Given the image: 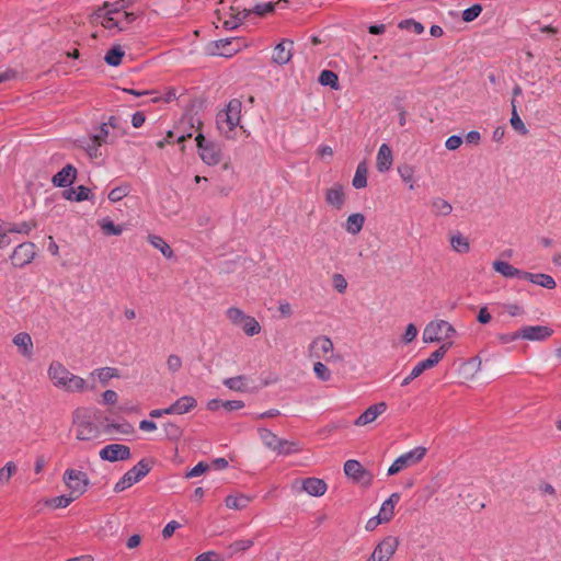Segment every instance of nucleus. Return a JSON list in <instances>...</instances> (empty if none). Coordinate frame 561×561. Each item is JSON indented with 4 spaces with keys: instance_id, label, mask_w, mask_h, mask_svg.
I'll list each match as a JSON object with an SVG mask.
<instances>
[{
    "instance_id": "9b49d317",
    "label": "nucleus",
    "mask_w": 561,
    "mask_h": 561,
    "mask_svg": "<svg viewBox=\"0 0 561 561\" xmlns=\"http://www.w3.org/2000/svg\"><path fill=\"white\" fill-rule=\"evenodd\" d=\"M62 480L70 490V494L76 499L81 496L89 485V478L87 473L76 469H67L64 473Z\"/></svg>"
},
{
    "instance_id": "4d7b16f0",
    "label": "nucleus",
    "mask_w": 561,
    "mask_h": 561,
    "mask_svg": "<svg viewBox=\"0 0 561 561\" xmlns=\"http://www.w3.org/2000/svg\"><path fill=\"white\" fill-rule=\"evenodd\" d=\"M481 12L482 7L480 4H473L462 12V20L465 22H472L480 15Z\"/></svg>"
},
{
    "instance_id": "0e129e2a",
    "label": "nucleus",
    "mask_w": 561,
    "mask_h": 561,
    "mask_svg": "<svg viewBox=\"0 0 561 561\" xmlns=\"http://www.w3.org/2000/svg\"><path fill=\"white\" fill-rule=\"evenodd\" d=\"M100 147L101 145H99L98 142L95 141H90L89 144H87L85 146V151L88 153V156L92 159H96L99 157L102 156L101 151H100Z\"/></svg>"
},
{
    "instance_id": "6ab92c4d",
    "label": "nucleus",
    "mask_w": 561,
    "mask_h": 561,
    "mask_svg": "<svg viewBox=\"0 0 561 561\" xmlns=\"http://www.w3.org/2000/svg\"><path fill=\"white\" fill-rule=\"evenodd\" d=\"M293 41L284 39L278 43L273 51L272 60L277 65H286L293 57Z\"/></svg>"
},
{
    "instance_id": "774afa93",
    "label": "nucleus",
    "mask_w": 561,
    "mask_h": 561,
    "mask_svg": "<svg viewBox=\"0 0 561 561\" xmlns=\"http://www.w3.org/2000/svg\"><path fill=\"white\" fill-rule=\"evenodd\" d=\"M417 335V329L414 324L410 323L407 329H405V332L403 334V341L405 343H411Z\"/></svg>"
},
{
    "instance_id": "f704fd0d",
    "label": "nucleus",
    "mask_w": 561,
    "mask_h": 561,
    "mask_svg": "<svg viewBox=\"0 0 561 561\" xmlns=\"http://www.w3.org/2000/svg\"><path fill=\"white\" fill-rule=\"evenodd\" d=\"M225 503L228 508L240 511L248 506L250 497L243 494L228 495Z\"/></svg>"
},
{
    "instance_id": "412c9836",
    "label": "nucleus",
    "mask_w": 561,
    "mask_h": 561,
    "mask_svg": "<svg viewBox=\"0 0 561 561\" xmlns=\"http://www.w3.org/2000/svg\"><path fill=\"white\" fill-rule=\"evenodd\" d=\"M493 270L505 278L524 279L526 271L519 270L508 262L496 260L492 263Z\"/></svg>"
},
{
    "instance_id": "a211bd4d",
    "label": "nucleus",
    "mask_w": 561,
    "mask_h": 561,
    "mask_svg": "<svg viewBox=\"0 0 561 561\" xmlns=\"http://www.w3.org/2000/svg\"><path fill=\"white\" fill-rule=\"evenodd\" d=\"M386 402H378L367 408L355 421L356 426H365L373 423L379 415L387 411Z\"/></svg>"
},
{
    "instance_id": "393cba45",
    "label": "nucleus",
    "mask_w": 561,
    "mask_h": 561,
    "mask_svg": "<svg viewBox=\"0 0 561 561\" xmlns=\"http://www.w3.org/2000/svg\"><path fill=\"white\" fill-rule=\"evenodd\" d=\"M301 488L305 492L312 496H321L327 490L328 485L322 479L307 478L301 481Z\"/></svg>"
},
{
    "instance_id": "4c0bfd02",
    "label": "nucleus",
    "mask_w": 561,
    "mask_h": 561,
    "mask_svg": "<svg viewBox=\"0 0 561 561\" xmlns=\"http://www.w3.org/2000/svg\"><path fill=\"white\" fill-rule=\"evenodd\" d=\"M65 197L69 201L82 202L89 199L90 190L83 185L77 188H70L64 192Z\"/></svg>"
},
{
    "instance_id": "aec40b11",
    "label": "nucleus",
    "mask_w": 561,
    "mask_h": 561,
    "mask_svg": "<svg viewBox=\"0 0 561 561\" xmlns=\"http://www.w3.org/2000/svg\"><path fill=\"white\" fill-rule=\"evenodd\" d=\"M552 330L545 325H526L520 329L522 339L529 341H543L552 334Z\"/></svg>"
},
{
    "instance_id": "4be33fe9",
    "label": "nucleus",
    "mask_w": 561,
    "mask_h": 561,
    "mask_svg": "<svg viewBox=\"0 0 561 561\" xmlns=\"http://www.w3.org/2000/svg\"><path fill=\"white\" fill-rule=\"evenodd\" d=\"M197 407V400L192 396H183L169 407L171 415H182Z\"/></svg>"
},
{
    "instance_id": "5701e85b",
    "label": "nucleus",
    "mask_w": 561,
    "mask_h": 561,
    "mask_svg": "<svg viewBox=\"0 0 561 561\" xmlns=\"http://www.w3.org/2000/svg\"><path fill=\"white\" fill-rule=\"evenodd\" d=\"M345 193L341 184H334L325 191V202L336 208L341 209L345 204Z\"/></svg>"
},
{
    "instance_id": "c03bdc74",
    "label": "nucleus",
    "mask_w": 561,
    "mask_h": 561,
    "mask_svg": "<svg viewBox=\"0 0 561 561\" xmlns=\"http://www.w3.org/2000/svg\"><path fill=\"white\" fill-rule=\"evenodd\" d=\"M99 226L106 236H119L123 232L121 226L115 225L111 219L103 218L99 221Z\"/></svg>"
},
{
    "instance_id": "a878e982",
    "label": "nucleus",
    "mask_w": 561,
    "mask_h": 561,
    "mask_svg": "<svg viewBox=\"0 0 561 561\" xmlns=\"http://www.w3.org/2000/svg\"><path fill=\"white\" fill-rule=\"evenodd\" d=\"M393 162L392 150L387 144H382L379 147L376 167L379 172H387L390 170Z\"/></svg>"
},
{
    "instance_id": "e433bc0d",
    "label": "nucleus",
    "mask_w": 561,
    "mask_h": 561,
    "mask_svg": "<svg viewBox=\"0 0 561 561\" xmlns=\"http://www.w3.org/2000/svg\"><path fill=\"white\" fill-rule=\"evenodd\" d=\"M278 455H291L299 451L297 443L279 438L274 450Z\"/></svg>"
},
{
    "instance_id": "2eb2a0df",
    "label": "nucleus",
    "mask_w": 561,
    "mask_h": 561,
    "mask_svg": "<svg viewBox=\"0 0 561 561\" xmlns=\"http://www.w3.org/2000/svg\"><path fill=\"white\" fill-rule=\"evenodd\" d=\"M99 456L110 462L128 460L131 457L130 448L123 444H110L104 446Z\"/></svg>"
},
{
    "instance_id": "20e7f679",
    "label": "nucleus",
    "mask_w": 561,
    "mask_h": 561,
    "mask_svg": "<svg viewBox=\"0 0 561 561\" xmlns=\"http://www.w3.org/2000/svg\"><path fill=\"white\" fill-rule=\"evenodd\" d=\"M135 20L133 13L122 12L118 9L110 10L107 4L104 8L99 9L93 15V22L100 23L104 28L107 30H123V23L128 24Z\"/></svg>"
},
{
    "instance_id": "72a5a7b5",
    "label": "nucleus",
    "mask_w": 561,
    "mask_h": 561,
    "mask_svg": "<svg viewBox=\"0 0 561 561\" xmlns=\"http://www.w3.org/2000/svg\"><path fill=\"white\" fill-rule=\"evenodd\" d=\"M431 208L435 216H448L453 211L451 204L442 197L433 198Z\"/></svg>"
},
{
    "instance_id": "37998d69",
    "label": "nucleus",
    "mask_w": 561,
    "mask_h": 561,
    "mask_svg": "<svg viewBox=\"0 0 561 561\" xmlns=\"http://www.w3.org/2000/svg\"><path fill=\"white\" fill-rule=\"evenodd\" d=\"M240 325L242 327L244 333L249 336L256 335L261 332L260 323L255 320V318L251 316H247Z\"/></svg>"
},
{
    "instance_id": "9d476101",
    "label": "nucleus",
    "mask_w": 561,
    "mask_h": 561,
    "mask_svg": "<svg viewBox=\"0 0 561 561\" xmlns=\"http://www.w3.org/2000/svg\"><path fill=\"white\" fill-rule=\"evenodd\" d=\"M426 448L415 447L399 456L388 469V474L393 476L402 470L419 463L425 456Z\"/></svg>"
},
{
    "instance_id": "5fc2aeb1",
    "label": "nucleus",
    "mask_w": 561,
    "mask_h": 561,
    "mask_svg": "<svg viewBox=\"0 0 561 561\" xmlns=\"http://www.w3.org/2000/svg\"><path fill=\"white\" fill-rule=\"evenodd\" d=\"M313 373L317 378L322 381H328L331 378V371L329 368L321 362H317L313 365Z\"/></svg>"
},
{
    "instance_id": "ea45409f",
    "label": "nucleus",
    "mask_w": 561,
    "mask_h": 561,
    "mask_svg": "<svg viewBox=\"0 0 561 561\" xmlns=\"http://www.w3.org/2000/svg\"><path fill=\"white\" fill-rule=\"evenodd\" d=\"M125 51L119 45L113 46L105 55L104 60L107 65L116 67L121 65L122 58L124 57Z\"/></svg>"
},
{
    "instance_id": "423d86ee",
    "label": "nucleus",
    "mask_w": 561,
    "mask_h": 561,
    "mask_svg": "<svg viewBox=\"0 0 561 561\" xmlns=\"http://www.w3.org/2000/svg\"><path fill=\"white\" fill-rule=\"evenodd\" d=\"M456 335L455 328L445 320H434L426 324L423 331V342L434 343L451 339Z\"/></svg>"
},
{
    "instance_id": "2f4dec72",
    "label": "nucleus",
    "mask_w": 561,
    "mask_h": 561,
    "mask_svg": "<svg viewBox=\"0 0 561 561\" xmlns=\"http://www.w3.org/2000/svg\"><path fill=\"white\" fill-rule=\"evenodd\" d=\"M148 242L153 247L156 248L157 250H159L162 255L167 259H171L174 253H173V250L171 249V247L164 241V239L160 236H157V234H150L148 236Z\"/></svg>"
},
{
    "instance_id": "864d4df0",
    "label": "nucleus",
    "mask_w": 561,
    "mask_h": 561,
    "mask_svg": "<svg viewBox=\"0 0 561 561\" xmlns=\"http://www.w3.org/2000/svg\"><path fill=\"white\" fill-rule=\"evenodd\" d=\"M16 470L18 468L14 462H7L5 466L0 469V483H8Z\"/></svg>"
},
{
    "instance_id": "e2e57ef3",
    "label": "nucleus",
    "mask_w": 561,
    "mask_h": 561,
    "mask_svg": "<svg viewBox=\"0 0 561 561\" xmlns=\"http://www.w3.org/2000/svg\"><path fill=\"white\" fill-rule=\"evenodd\" d=\"M209 469V465L204 462V461H201L198 462L196 466H194L187 473H186V478H195V477H198L201 474H203L204 472H206L207 470Z\"/></svg>"
},
{
    "instance_id": "de8ad7c7",
    "label": "nucleus",
    "mask_w": 561,
    "mask_h": 561,
    "mask_svg": "<svg viewBox=\"0 0 561 561\" xmlns=\"http://www.w3.org/2000/svg\"><path fill=\"white\" fill-rule=\"evenodd\" d=\"M398 173L401 180L409 185L410 190H414V169L411 165L404 164L398 168Z\"/></svg>"
},
{
    "instance_id": "0eeeda50",
    "label": "nucleus",
    "mask_w": 561,
    "mask_h": 561,
    "mask_svg": "<svg viewBox=\"0 0 561 561\" xmlns=\"http://www.w3.org/2000/svg\"><path fill=\"white\" fill-rule=\"evenodd\" d=\"M453 342H447L440 345L435 352H433L430 357L419 362L411 373L402 380L401 386H408L413 379L421 376L425 370L433 368L436 366L443 357L446 355L447 351L451 346Z\"/></svg>"
},
{
    "instance_id": "13d9d810",
    "label": "nucleus",
    "mask_w": 561,
    "mask_h": 561,
    "mask_svg": "<svg viewBox=\"0 0 561 561\" xmlns=\"http://www.w3.org/2000/svg\"><path fill=\"white\" fill-rule=\"evenodd\" d=\"M276 3L273 2H266V3H260L256 4L252 10H249L248 13H255L260 16L266 15L267 13H271L274 11Z\"/></svg>"
},
{
    "instance_id": "f3484780",
    "label": "nucleus",
    "mask_w": 561,
    "mask_h": 561,
    "mask_svg": "<svg viewBox=\"0 0 561 561\" xmlns=\"http://www.w3.org/2000/svg\"><path fill=\"white\" fill-rule=\"evenodd\" d=\"M13 345L16 347L18 353L26 359H32L34 356V343L32 336L27 332H19L12 339Z\"/></svg>"
},
{
    "instance_id": "49530a36",
    "label": "nucleus",
    "mask_w": 561,
    "mask_h": 561,
    "mask_svg": "<svg viewBox=\"0 0 561 561\" xmlns=\"http://www.w3.org/2000/svg\"><path fill=\"white\" fill-rule=\"evenodd\" d=\"M33 228H35V224L31 221H22L18 224L7 222V231L12 233L27 234Z\"/></svg>"
},
{
    "instance_id": "39448f33",
    "label": "nucleus",
    "mask_w": 561,
    "mask_h": 561,
    "mask_svg": "<svg viewBox=\"0 0 561 561\" xmlns=\"http://www.w3.org/2000/svg\"><path fill=\"white\" fill-rule=\"evenodd\" d=\"M125 134L124 128L121 125V119L111 116L107 122L102 123L90 136V141H95L103 146L106 144H113Z\"/></svg>"
},
{
    "instance_id": "7c9ffc66",
    "label": "nucleus",
    "mask_w": 561,
    "mask_h": 561,
    "mask_svg": "<svg viewBox=\"0 0 561 561\" xmlns=\"http://www.w3.org/2000/svg\"><path fill=\"white\" fill-rule=\"evenodd\" d=\"M451 249L460 254L468 253L470 251V243L467 237L460 232H456L450 236Z\"/></svg>"
},
{
    "instance_id": "6e6d98bb",
    "label": "nucleus",
    "mask_w": 561,
    "mask_h": 561,
    "mask_svg": "<svg viewBox=\"0 0 561 561\" xmlns=\"http://www.w3.org/2000/svg\"><path fill=\"white\" fill-rule=\"evenodd\" d=\"M399 27L401 30H411L415 34H422L424 32V26L414 20H403L399 23Z\"/></svg>"
},
{
    "instance_id": "f257e3e1",
    "label": "nucleus",
    "mask_w": 561,
    "mask_h": 561,
    "mask_svg": "<svg viewBox=\"0 0 561 561\" xmlns=\"http://www.w3.org/2000/svg\"><path fill=\"white\" fill-rule=\"evenodd\" d=\"M47 377L51 385L68 393H83L93 390V386H89L88 381L71 373L61 362L53 360L47 368Z\"/></svg>"
},
{
    "instance_id": "c85d7f7f",
    "label": "nucleus",
    "mask_w": 561,
    "mask_h": 561,
    "mask_svg": "<svg viewBox=\"0 0 561 561\" xmlns=\"http://www.w3.org/2000/svg\"><path fill=\"white\" fill-rule=\"evenodd\" d=\"M481 365L478 356L471 357L460 366V374L467 379H472L480 371Z\"/></svg>"
},
{
    "instance_id": "b1692460",
    "label": "nucleus",
    "mask_w": 561,
    "mask_h": 561,
    "mask_svg": "<svg viewBox=\"0 0 561 561\" xmlns=\"http://www.w3.org/2000/svg\"><path fill=\"white\" fill-rule=\"evenodd\" d=\"M77 169L71 165H65L59 172L53 176V183L58 187H66L76 180Z\"/></svg>"
},
{
    "instance_id": "bf43d9fd",
    "label": "nucleus",
    "mask_w": 561,
    "mask_h": 561,
    "mask_svg": "<svg viewBox=\"0 0 561 561\" xmlns=\"http://www.w3.org/2000/svg\"><path fill=\"white\" fill-rule=\"evenodd\" d=\"M332 285L339 293H344L347 288V280L342 274L335 273L332 276Z\"/></svg>"
},
{
    "instance_id": "f8f14e48",
    "label": "nucleus",
    "mask_w": 561,
    "mask_h": 561,
    "mask_svg": "<svg viewBox=\"0 0 561 561\" xmlns=\"http://www.w3.org/2000/svg\"><path fill=\"white\" fill-rule=\"evenodd\" d=\"M196 142L199 157L206 164L216 165L221 161V149L217 144L206 140L202 134L197 135Z\"/></svg>"
},
{
    "instance_id": "680f3d73",
    "label": "nucleus",
    "mask_w": 561,
    "mask_h": 561,
    "mask_svg": "<svg viewBox=\"0 0 561 561\" xmlns=\"http://www.w3.org/2000/svg\"><path fill=\"white\" fill-rule=\"evenodd\" d=\"M164 431L167 436L171 439H178L182 435L181 428L176 424L171 422L164 425Z\"/></svg>"
},
{
    "instance_id": "052dcab7",
    "label": "nucleus",
    "mask_w": 561,
    "mask_h": 561,
    "mask_svg": "<svg viewBox=\"0 0 561 561\" xmlns=\"http://www.w3.org/2000/svg\"><path fill=\"white\" fill-rule=\"evenodd\" d=\"M167 366H168V369L173 374L179 371L182 367L181 357L178 355H174V354L169 355V357L167 359Z\"/></svg>"
},
{
    "instance_id": "c756f323",
    "label": "nucleus",
    "mask_w": 561,
    "mask_h": 561,
    "mask_svg": "<svg viewBox=\"0 0 561 561\" xmlns=\"http://www.w3.org/2000/svg\"><path fill=\"white\" fill-rule=\"evenodd\" d=\"M364 224H365V217L363 214H360V213L352 214L346 219L345 230L348 233L356 236L363 229Z\"/></svg>"
},
{
    "instance_id": "7ed1b4c3",
    "label": "nucleus",
    "mask_w": 561,
    "mask_h": 561,
    "mask_svg": "<svg viewBox=\"0 0 561 561\" xmlns=\"http://www.w3.org/2000/svg\"><path fill=\"white\" fill-rule=\"evenodd\" d=\"M72 424L76 438L79 440H93L100 437V427L95 424L87 409H77L73 411Z\"/></svg>"
},
{
    "instance_id": "a18cd8bd",
    "label": "nucleus",
    "mask_w": 561,
    "mask_h": 561,
    "mask_svg": "<svg viewBox=\"0 0 561 561\" xmlns=\"http://www.w3.org/2000/svg\"><path fill=\"white\" fill-rule=\"evenodd\" d=\"M247 378L244 376H237L226 378L224 385L231 390L243 392L247 390Z\"/></svg>"
},
{
    "instance_id": "dca6fc26",
    "label": "nucleus",
    "mask_w": 561,
    "mask_h": 561,
    "mask_svg": "<svg viewBox=\"0 0 561 561\" xmlns=\"http://www.w3.org/2000/svg\"><path fill=\"white\" fill-rule=\"evenodd\" d=\"M35 254V244L32 242H23L14 249L11 255L12 264L15 267H24L34 260Z\"/></svg>"
},
{
    "instance_id": "338daca9",
    "label": "nucleus",
    "mask_w": 561,
    "mask_h": 561,
    "mask_svg": "<svg viewBox=\"0 0 561 561\" xmlns=\"http://www.w3.org/2000/svg\"><path fill=\"white\" fill-rule=\"evenodd\" d=\"M462 144V138L457 135H453L447 138L445 146L448 150H456L458 149Z\"/></svg>"
},
{
    "instance_id": "1a4fd4ad",
    "label": "nucleus",
    "mask_w": 561,
    "mask_h": 561,
    "mask_svg": "<svg viewBox=\"0 0 561 561\" xmlns=\"http://www.w3.org/2000/svg\"><path fill=\"white\" fill-rule=\"evenodd\" d=\"M398 547V538L387 536L375 546L373 552L365 561H392Z\"/></svg>"
},
{
    "instance_id": "ddd939ff",
    "label": "nucleus",
    "mask_w": 561,
    "mask_h": 561,
    "mask_svg": "<svg viewBox=\"0 0 561 561\" xmlns=\"http://www.w3.org/2000/svg\"><path fill=\"white\" fill-rule=\"evenodd\" d=\"M344 473L347 478L352 479L353 482L364 486H369L373 483V474L355 459H350L344 463Z\"/></svg>"
},
{
    "instance_id": "8fccbe9b",
    "label": "nucleus",
    "mask_w": 561,
    "mask_h": 561,
    "mask_svg": "<svg viewBox=\"0 0 561 561\" xmlns=\"http://www.w3.org/2000/svg\"><path fill=\"white\" fill-rule=\"evenodd\" d=\"M130 192V185L129 184H123V185H119L117 187H114L113 190L110 191L108 193V199L111 202H119L121 199H123L125 196H127Z\"/></svg>"
},
{
    "instance_id": "58836bf2",
    "label": "nucleus",
    "mask_w": 561,
    "mask_h": 561,
    "mask_svg": "<svg viewBox=\"0 0 561 561\" xmlns=\"http://www.w3.org/2000/svg\"><path fill=\"white\" fill-rule=\"evenodd\" d=\"M511 105H512V117H511L510 123H511L512 127L518 134L527 135L528 134V129L526 128L524 122L522 121V118L519 117V115L517 113V106H516L515 100H512Z\"/></svg>"
},
{
    "instance_id": "cd10ccee",
    "label": "nucleus",
    "mask_w": 561,
    "mask_h": 561,
    "mask_svg": "<svg viewBox=\"0 0 561 561\" xmlns=\"http://www.w3.org/2000/svg\"><path fill=\"white\" fill-rule=\"evenodd\" d=\"M524 279L547 289H554L557 287L554 278L545 273L526 272Z\"/></svg>"
},
{
    "instance_id": "a19ab883",
    "label": "nucleus",
    "mask_w": 561,
    "mask_h": 561,
    "mask_svg": "<svg viewBox=\"0 0 561 561\" xmlns=\"http://www.w3.org/2000/svg\"><path fill=\"white\" fill-rule=\"evenodd\" d=\"M259 436L264 446L271 450H274L279 437L267 428L260 427L257 430Z\"/></svg>"
},
{
    "instance_id": "bb28decb",
    "label": "nucleus",
    "mask_w": 561,
    "mask_h": 561,
    "mask_svg": "<svg viewBox=\"0 0 561 561\" xmlns=\"http://www.w3.org/2000/svg\"><path fill=\"white\" fill-rule=\"evenodd\" d=\"M401 496L399 493H392L382 504L379 510L378 516L385 523L392 519L394 515V507L399 503Z\"/></svg>"
},
{
    "instance_id": "473e14b6",
    "label": "nucleus",
    "mask_w": 561,
    "mask_h": 561,
    "mask_svg": "<svg viewBox=\"0 0 561 561\" xmlns=\"http://www.w3.org/2000/svg\"><path fill=\"white\" fill-rule=\"evenodd\" d=\"M92 378H98L105 386L111 379L118 377V371L114 367H102L90 373Z\"/></svg>"
},
{
    "instance_id": "69168bd1",
    "label": "nucleus",
    "mask_w": 561,
    "mask_h": 561,
    "mask_svg": "<svg viewBox=\"0 0 561 561\" xmlns=\"http://www.w3.org/2000/svg\"><path fill=\"white\" fill-rule=\"evenodd\" d=\"M196 561H224V559L215 551H207L198 554Z\"/></svg>"
},
{
    "instance_id": "09e8293b",
    "label": "nucleus",
    "mask_w": 561,
    "mask_h": 561,
    "mask_svg": "<svg viewBox=\"0 0 561 561\" xmlns=\"http://www.w3.org/2000/svg\"><path fill=\"white\" fill-rule=\"evenodd\" d=\"M254 545L253 539H240L236 540L229 545L228 550L230 551V557L238 552L247 551Z\"/></svg>"
},
{
    "instance_id": "4468645a",
    "label": "nucleus",
    "mask_w": 561,
    "mask_h": 561,
    "mask_svg": "<svg viewBox=\"0 0 561 561\" xmlns=\"http://www.w3.org/2000/svg\"><path fill=\"white\" fill-rule=\"evenodd\" d=\"M333 348V342L329 336L319 335L311 341L309 345V353L312 357L329 360L334 357Z\"/></svg>"
},
{
    "instance_id": "f03ea898",
    "label": "nucleus",
    "mask_w": 561,
    "mask_h": 561,
    "mask_svg": "<svg viewBox=\"0 0 561 561\" xmlns=\"http://www.w3.org/2000/svg\"><path fill=\"white\" fill-rule=\"evenodd\" d=\"M241 118V102L237 99L231 100L224 111H220L216 117V124L219 131L228 139L236 137L234 129Z\"/></svg>"
},
{
    "instance_id": "3c124183",
    "label": "nucleus",
    "mask_w": 561,
    "mask_h": 561,
    "mask_svg": "<svg viewBox=\"0 0 561 561\" xmlns=\"http://www.w3.org/2000/svg\"><path fill=\"white\" fill-rule=\"evenodd\" d=\"M226 316L232 324L240 325L248 314H245L240 308L230 307L226 311Z\"/></svg>"
},
{
    "instance_id": "603ef678",
    "label": "nucleus",
    "mask_w": 561,
    "mask_h": 561,
    "mask_svg": "<svg viewBox=\"0 0 561 561\" xmlns=\"http://www.w3.org/2000/svg\"><path fill=\"white\" fill-rule=\"evenodd\" d=\"M76 497L73 495L67 496V495H60L53 497L46 502L47 505L51 506L53 508H65L67 507Z\"/></svg>"
},
{
    "instance_id": "c9c22d12",
    "label": "nucleus",
    "mask_w": 561,
    "mask_h": 561,
    "mask_svg": "<svg viewBox=\"0 0 561 561\" xmlns=\"http://www.w3.org/2000/svg\"><path fill=\"white\" fill-rule=\"evenodd\" d=\"M368 169L365 162L358 163L355 175L353 178V186L355 188H364L367 186Z\"/></svg>"
},
{
    "instance_id": "79ce46f5",
    "label": "nucleus",
    "mask_w": 561,
    "mask_h": 561,
    "mask_svg": "<svg viewBox=\"0 0 561 561\" xmlns=\"http://www.w3.org/2000/svg\"><path fill=\"white\" fill-rule=\"evenodd\" d=\"M319 83L324 87H330L334 90L339 89L337 75L331 70H322L318 79Z\"/></svg>"
},
{
    "instance_id": "6e6552de",
    "label": "nucleus",
    "mask_w": 561,
    "mask_h": 561,
    "mask_svg": "<svg viewBox=\"0 0 561 561\" xmlns=\"http://www.w3.org/2000/svg\"><path fill=\"white\" fill-rule=\"evenodd\" d=\"M150 471L149 465L140 460L129 469L114 485V492L119 493L139 482Z\"/></svg>"
}]
</instances>
